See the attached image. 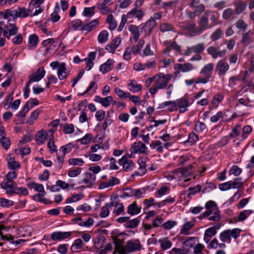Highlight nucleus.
<instances>
[{"instance_id": "680f3d73", "label": "nucleus", "mask_w": 254, "mask_h": 254, "mask_svg": "<svg viewBox=\"0 0 254 254\" xmlns=\"http://www.w3.org/2000/svg\"><path fill=\"white\" fill-rule=\"evenodd\" d=\"M95 7H85L82 12L83 15L86 17H91L94 14Z\"/></svg>"}, {"instance_id": "e2e57ef3", "label": "nucleus", "mask_w": 254, "mask_h": 254, "mask_svg": "<svg viewBox=\"0 0 254 254\" xmlns=\"http://www.w3.org/2000/svg\"><path fill=\"white\" fill-rule=\"evenodd\" d=\"M198 140V136L193 132L190 133L187 142L192 145Z\"/></svg>"}, {"instance_id": "f3484780", "label": "nucleus", "mask_w": 254, "mask_h": 254, "mask_svg": "<svg viewBox=\"0 0 254 254\" xmlns=\"http://www.w3.org/2000/svg\"><path fill=\"white\" fill-rule=\"evenodd\" d=\"M71 235V232H55L52 233L51 238L53 241L62 240L68 238Z\"/></svg>"}, {"instance_id": "6e6d98bb", "label": "nucleus", "mask_w": 254, "mask_h": 254, "mask_svg": "<svg viewBox=\"0 0 254 254\" xmlns=\"http://www.w3.org/2000/svg\"><path fill=\"white\" fill-rule=\"evenodd\" d=\"M174 26L168 23H163L160 25V30L162 32L173 30Z\"/></svg>"}, {"instance_id": "de8ad7c7", "label": "nucleus", "mask_w": 254, "mask_h": 254, "mask_svg": "<svg viewBox=\"0 0 254 254\" xmlns=\"http://www.w3.org/2000/svg\"><path fill=\"white\" fill-rule=\"evenodd\" d=\"M97 88H98L97 84L94 81L91 82L89 86L86 89V90H85V91L84 92L83 94H86V93L89 92L90 91H91V94L93 95V94H94L96 92Z\"/></svg>"}, {"instance_id": "c9c22d12", "label": "nucleus", "mask_w": 254, "mask_h": 254, "mask_svg": "<svg viewBox=\"0 0 254 254\" xmlns=\"http://www.w3.org/2000/svg\"><path fill=\"white\" fill-rule=\"evenodd\" d=\"M194 226L193 222H188L185 223L180 230L181 234L188 235L190 234V230Z\"/></svg>"}, {"instance_id": "39448f33", "label": "nucleus", "mask_w": 254, "mask_h": 254, "mask_svg": "<svg viewBox=\"0 0 254 254\" xmlns=\"http://www.w3.org/2000/svg\"><path fill=\"white\" fill-rule=\"evenodd\" d=\"M198 24L199 26L197 27V31H198L199 35L205 30L213 27L212 24H209L208 18L205 16H202L200 18Z\"/></svg>"}, {"instance_id": "2eb2a0df", "label": "nucleus", "mask_w": 254, "mask_h": 254, "mask_svg": "<svg viewBox=\"0 0 254 254\" xmlns=\"http://www.w3.org/2000/svg\"><path fill=\"white\" fill-rule=\"evenodd\" d=\"M185 29L188 31V33L191 37H194L199 35L197 30V27H196V24L191 21H188L185 26Z\"/></svg>"}, {"instance_id": "37998d69", "label": "nucleus", "mask_w": 254, "mask_h": 254, "mask_svg": "<svg viewBox=\"0 0 254 254\" xmlns=\"http://www.w3.org/2000/svg\"><path fill=\"white\" fill-rule=\"evenodd\" d=\"M109 33L107 31H102L98 37V40L100 43H104L108 41Z\"/></svg>"}, {"instance_id": "5701e85b", "label": "nucleus", "mask_w": 254, "mask_h": 254, "mask_svg": "<svg viewBox=\"0 0 254 254\" xmlns=\"http://www.w3.org/2000/svg\"><path fill=\"white\" fill-rule=\"evenodd\" d=\"M166 107H168V110L172 112L177 109V102L176 101H165L159 105V109H163Z\"/></svg>"}, {"instance_id": "603ef678", "label": "nucleus", "mask_w": 254, "mask_h": 254, "mask_svg": "<svg viewBox=\"0 0 254 254\" xmlns=\"http://www.w3.org/2000/svg\"><path fill=\"white\" fill-rule=\"evenodd\" d=\"M236 26L238 29L245 31L248 28V24L243 19H239L236 22Z\"/></svg>"}, {"instance_id": "5fc2aeb1", "label": "nucleus", "mask_w": 254, "mask_h": 254, "mask_svg": "<svg viewBox=\"0 0 254 254\" xmlns=\"http://www.w3.org/2000/svg\"><path fill=\"white\" fill-rule=\"evenodd\" d=\"M223 99V96L221 94H217L216 95L213 99V101L212 102V106L214 108H217L219 104L221 102V101Z\"/></svg>"}, {"instance_id": "f8f14e48", "label": "nucleus", "mask_w": 254, "mask_h": 254, "mask_svg": "<svg viewBox=\"0 0 254 254\" xmlns=\"http://www.w3.org/2000/svg\"><path fill=\"white\" fill-rule=\"evenodd\" d=\"M96 180V176L94 174L86 172L84 174V177L82 180L83 182L86 185L85 186H82V188H91L94 184Z\"/></svg>"}, {"instance_id": "7ed1b4c3", "label": "nucleus", "mask_w": 254, "mask_h": 254, "mask_svg": "<svg viewBox=\"0 0 254 254\" xmlns=\"http://www.w3.org/2000/svg\"><path fill=\"white\" fill-rule=\"evenodd\" d=\"M141 244L138 240H135L134 242L128 241L124 247V251L122 254H127L140 250Z\"/></svg>"}, {"instance_id": "4468645a", "label": "nucleus", "mask_w": 254, "mask_h": 254, "mask_svg": "<svg viewBox=\"0 0 254 254\" xmlns=\"http://www.w3.org/2000/svg\"><path fill=\"white\" fill-rule=\"evenodd\" d=\"M70 71L66 68L64 63L60 64V66L58 69L57 74L60 80H62L66 79L69 74Z\"/></svg>"}, {"instance_id": "473e14b6", "label": "nucleus", "mask_w": 254, "mask_h": 254, "mask_svg": "<svg viewBox=\"0 0 254 254\" xmlns=\"http://www.w3.org/2000/svg\"><path fill=\"white\" fill-rule=\"evenodd\" d=\"M254 32L252 30H249L247 32L243 34L241 43L243 44H250L252 42V36Z\"/></svg>"}, {"instance_id": "13d9d810", "label": "nucleus", "mask_w": 254, "mask_h": 254, "mask_svg": "<svg viewBox=\"0 0 254 254\" xmlns=\"http://www.w3.org/2000/svg\"><path fill=\"white\" fill-rule=\"evenodd\" d=\"M247 7V4L242 2H240L236 4L235 12L236 14H239L243 11Z\"/></svg>"}, {"instance_id": "79ce46f5", "label": "nucleus", "mask_w": 254, "mask_h": 254, "mask_svg": "<svg viewBox=\"0 0 254 254\" xmlns=\"http://www.w3.org/2000/svg\"><path fill=\"white\" fill-rule=\"evenodd\" d=\"M140 222L139 218H136L131 220L128 221L125 225L126 228L133 229L136 227Z\"/></svg>"}, {"instance_id": "20e7f679", "label": "nucleus", "mask_w": 254, "mask_h": 254, "mask_svg": "<svg viewBox=\"0 0 254 254\" xmlns=\"http://www.w3.org/2000/svg\"><path fill=\"white\" fill-rule=\"evenodd\" d=\"M128 20V22H132L133 18H137L138 20H140L145 15V13L140 9L136 7L132 8L130 11H128L126 14H124Z\"/></svg>"}, {"instance_id": "7c9ffc66", "label": "nucleus", "mask_w": 254, "mask_h": 254, "mask_svg": "<svg viewBox=\"0 0 254 254\" xmlns=\"http://www.w3.org/2000/svg\"><path fill=\"white\" fill-rule=\"evenodd\" d=\"M217 232L214 227H210L206 229L204 235V240L206 243H208L211 237L216 235Z\"/></svg>"}, {"instance_id": "338daca9", "label": "nucleus", "mask_w": 254, "mask_h": 254, "mask_svg": "<svg viewBox=\"0 0 254 254\" xmlns=\"http://www.w3.org/2000/svg\"><path fill=\"white\" fill-rule=\"evenodd\" d=\"M242 180L241 178H237L235 179L234 181H230L231 182V188L233 189H238L240 188L243 184V183L241 182H239Z\"/></svg>"}, {"instance_id": "8fccbe9b", "label": "nucleus", "mask_w": 254, "mask_h": 254, "mask_svg": "<svg viewBox=\"0 0 254 254\" xmlns=\"http://www.w3.org/2000/svg\"><path fill=\"white\" fill-rule=\"evenodd\" d=\"M251 210H244L239 213L238 220L239 221H243L246 219V218L252 213Z\"/></svg>"}, {"instance_id": "a19ab883", "label": "nucleus", "mask_w": 254, "mask_h": 254, "mask_svg": "<svg viewBox=\"0 0 254 254\" xmlns=\"http://www.w3.org/2000/svg\"><path fill=\"white\" fill-rule=\"evenodd\" d=\"M158 242L160 243L161 248L163 250H166L172 246L171 242L168 240L167 238L164 239H159Z\"/></svg>"}, {"instance_id": "a878e982", "label": "nucleus", "mask_w": 254, "mask_h": 254, "mask_svg": "<svg viewBox=\"0 0 254 254\" xmlns=\"http://www.w3.org/2000/svg\"><path fill=\"white\" fill-rule=\"evenodd\" d=\"M177 106L180 108V113H183L187 110L189 106V101L185 99L181 98L176 101Z\"/></svg>"}, {"instance_id": "412c9836", "label": "nucleus", "mask_w": 254, "mask_h": 254, "mask_svg": "<svg viewBox=\"0 0 254 254\" xmlns=\"http://www.w3.org/2000/svg\"><path fill=\"white\" fill-rule=\"evenodd\" d=\"M121 42V39L120 38H116L114 39L110 44L107 45L106 47V49L109 52L114 53L117 47Z\"/></svg>"}, {"instance_id": "0eeeda50", "label": "nucleus", "mask_w": 254, "mask_h": 254, "mask_svg": "<svg viewBox=\"0 0 254 254\" xmlns=\"http://www.w3.org/2000/svg\"><path fill=\"white\" fill-rule=\"evenodd\" d=\"M130 151L131 153L145 154L147 152V147L141 141L135 142L132 144Z\"/></svg>"}, {"instance_id": "a211bd4d", "label": "nucleus", "mask_w": 254, "mask_h": 254, "mask_svg": "<svg viewBox=\"0 0 254 254\" xmlns=\"http://www.w3.org/2000/svg\"><path fill=\"white\" fill-rule=\"evenodd\" d=\"M47 135V133L44 129H42L38 131L35 135L36 143L38 145L44 144L46 140Z\"/></svg>"}, {"instance_id": "69168bd1", "label": "nucleus", "mask_w": 254, "mask_h": 254, "mask_svg": "<svg viewBox=\"0 0 254 254\" xmlns=\"http://www.w3.org/2000/svg\"><path fill=\"white\" fill-rule=\"evenodd\" d=\"M68 163L70 165L72 166H81L84 162L81 158H70L68 160Z\"/></svg>"}, {"instance_id": "1a4fd4ad", "label": "nucleus", "mask_w": 254, "mask_h": 254, "mask_svg": "<svg viewBox=\"0 0 254 254\" xmlns=\"http://www.w3.org/2000/svg\"><path fill=\"white\" fill-rule=\"evenodd\" d=\"M207 52L208 54L211 56L212 58L216 59L217 58H222L224 57L226 53L225 49L219 50V48L213 46H210L207 49Z\"/></svg>"}, {"instance_id": "09e8293b", "label": "nucleus", "mask_w": 254, "mask_h": 254, "mask_svg": "<svg viewBox=\"0 0 254 254\" xmlns=\"http://www.w3.org/2000/svg\"><path fill=\"white\" fill-rule=\"evenodd\" d=\"M115 92L120 98L122 99H126L130 96V93L129 92H125L123 90L118 87L115 88Z\"/></svg>"}, {"instance_id": "4c0bfd02", "label": "nucleus", "mask_w": 254, "mask_h": 254, "mask_svg": "<svg viewBox=\"0 0 254 254\" xmlns=\"http://www.w3.org/2000/svg\"><path fill=\"white\" fill-rule=\"evenodd\" d=\"M28 187L29 189H34L35 190L40 193H46L43 185L37 184L35 182H32L28 184Z\"/></svg>"}, {"instance_id": "9d476101", "label": "nucleus", "mask_w": 254, "mask_h": 254, "mask_svg": "<svg viewBox=\"0 0 254 254\" xmlns=\"http://www.w3.org/2000/svg\"><path fill=\"white\" fill-rule=\"evenodd\" d=\"M157 23L153 18H149L145 23L141 24L142 28L146 35H149L152 33L153 29L156 27Z\"/></svg>"}, {"instance_id": "9b49d317", "label": "nucleus", "mask_w": 254, "mask_h": 254, "mask_svg": "<svg viewBox=\"0 0 254 254\" xmlns=\"http://www.w3.org/2000/svg\"><path fill=\"white\" fill-rule=\"evenodd\" d=\"M119 164L123 166V170L126 172L131 171L135 165L131 160H128L127 157L123 156L119 161Z\"/></svg>"}, {"instance_id": "052dcab7", "label": "nucleus", "mask_w": 254, "mask_h": 254, "mask_svg": "<svg viewBox=\"0 0 254 254\" xmlns=\"http://www.w3.org/2000/svg\"><path fill=\"white\" fill-rule=\"evenodd\" d=\"M74 145L72 143H69L64 146H63L61 147V150L63 152L64 156L66 153H69L72 149L73 148Z\"/></svg>"}, {"instance_id": "dca6fc26", "label": "nucleus", "mask_w": 254, "mask_h": 254, "mask_svg": "<svg viewBox=\"0 0 254 254\" xmlns=\"http://www.w3.org/2000/svg\"><path fill=\"white\" fill-rule=\"evenodd\" d=\"M229 65L228 64L223 60L219 61L216 66V70L219 71V75H223L229 70Z\"/></svg>"}, {"instance_id": "58836bf2", "label": "nucleus", "mask_w": 254, "mask_h": 254, "mask_svg": "<svg viewBox=\"0 0 254 254\" xmlns=\"http://www.w3.org/2000/svg\"><path fill=\"white\" fill-rule=\"evenodd\" d=\"M138 163L139 165V171L137 172H135V174L138 175H143L146 173V163L144 162L142 159H139L138 160Z\"/></svg>"}, {"instance_id": "393cba45", "label": "nucleus", "mask_w": 254, "mask_h": 254, "mask_svg": "<svg viewBox=\"0 0 254 254\" xmlns=\"http://www.w3.org/2000/svg\"><path fill=\"white\" fill-rule=\"evenodd\" d=\"M31 12L29 9L24 7H18L14 10L15 17H26L29 15V13Z\"/></svg>"}, {"instance_id": "bb28decb", "label": "nucleus", "mask_w": 254, "mask_h": 254, "mask_svg": "<svg viewBox=\"0 0 254 254\" xmlns=\"http://www.w3.org/2000/svg\"><path fill=\"white\" fill-rule=\"evenodd\" d=\"M114 205L113 202L107 203L106 205L101 208L100 212V216L102 218H106L110 214L109 208H112Z\"/></svg>"}, {"instance_id": "774afa93", "label": "nucleus", "mask_w": 254, "mask_h": 254, "mask_svg": "<svg viewBox=\"0 0 254 254\" xmlns=\"http://www.w3.org/2000/svg\"><path fill=\"white\" fill-rule=\"evenodd\" d=\"M30 108L28 103H26L22 110L18 113L17 117L18 118H24L26 116V114L29 111Z\"/></svg>"}, {"instance_id": "4be33fe9", "label": "nucleus", "mask_w": 254, "mask_h": 254, "mask_svg": "<svg viewBox=\"0 0 254 254\" xmlns=\"http://www.w3.org/2000/svg\"><path fill=\"white\" fill-rule=\"evenodd\" d=\"M128 31L131 33L134 42H136L140 36L138 27L135 25H130L128 26Z\"/></svg>"}, {"instance_id": "c03bdc74", "label": "nucleus", "mask_w": 254, "mask_h": 254, "mask_svg": "<svg viewBox=\"0 0 254 254\" xmlns=\"http://www.w3.org/2000/svg\"><path fill=\"white\" fill-rule=\"evenodd\" d=\"M223 35V31L220 28L217 29L211 35L210 39L212 41H216L219 39Z\"/></svg>"}, {"instance_id": "6ab92c4d", "label": "nucleus", "mask_w": 254, "mask_h": 254, "mask_svg": "<svg viewBox=\"0 0 254 254\" xmlns=\"http://www.w3.org/2000/svg\"><path fill=\"white\" fill-rule=\"evenodd\" d=\"M214 68L213 64L209 63L205 65L200 70V73L211 78Z\"/></svg>"}, {"instance_id": "2f4dec72", "label": "nucleus", "mask_w": 254, "mask_h": 254, "mask_svg": "<svg viewBox=\"0 0 254 254\" xmlns=\"http://www.w3.org/2000/svg\"><path fill=\"white\" fill-rule=\"evenodd\" d=\"M150 147L152 149H155L159 153L163 152V143L160 140L152 141L150 144Z\"/></svg>"}, {"instance_id": "0e129e2a", "label": "nucleus", "mask_w": 254, "mask_h": 254, "mask_svg": "<svg viewBox=\"0 0 254 254\" xmlns=\"http://www.w3.org/2000/svg\"><path fill=\"white\" fill-rule=\"evenodd\" d=\"M213 215L210 216L208 218V220L210 221H218L220 220L221 217L220 215V211L218 209H213Z\"/></svg>"}, {"instance_id": "c756f323", "label": "nucleus", "mask_w": 254, "mask_h": 254, "mask_svg": "<svg viewBox=\"0 0 254 254\" xmlns=\"http://www.w3.org/2000/svg\"><path fill=\"white\" fill-rule=\"evenodd\" d=\"M29 45L28 48L29 50H33L36 48L39 42V38L36 34H32L29 36L28 38Z\"/></svg>"}, {"instance_id": "f257e3e1", "label": "nucleus", "mask_w": 254, "mask_h": 254, "mask_svg": "<svg viewBox=\"0 0 254 254\" xmlns=\"http://www.w3.org/2000/svg\"><path fill=\"white\" fill-rule=\"evenodd\" d=\"M241 231V229L238 228L225 230L220 234V239L223 243H230L231 242V237L236 239L239 237Z\"/></svg>"}, {"instance_id": "3c124183", "label": "nucleus", "mask_w": 254, "mask_h": 254, "mask_svg": "<svg viewBox=\"0 0 254 254\" xmlns=\"http://www.w3.org/2000/svg\"><path fill=\"white\" fill-rule=\"evenodd\" d=\"M33 138V136L32 134L30 133H28L25 134L23 137H22L21 139L19 140L18 146H21L23 144L26 143L29 141H30Z\"/></svg>"}, {"instance_id": "423d86ee", "label": "nucleus", "mask_w": 254, "mask_h": 254, "mask_svg": "<svg viewBox=\"0 0 254 254\" xmlns=\"http://www.w3.org/2000/svg\"><path fill=\"white\" fill-rule=\"evenodd\" d=\"M204 49V43H198L195 45L192 46L191 47H187L186 50L184 52V55L186 56H189L193 53L195 54H200L203 52Z\"/></svg>"}, {"instance_id": "cd10ccee", "label": "nucleus", "mask_w": 254, "mask_h": 254, "mask_svg": "<svg viewBox=\"0 0 254 254\" xmlns=\"http://www.w3.org/2000/svg\"><path fill=\"white\" fill-rule=\"evenodd\" d=\"M127 87L130 92L135 93L140 92L142 86L140 84H137L135 81L132 80L128 84Z\"/></svg>"}, {"instance_id": "a18cd8bd", "label": "nucleus", "mask_w": 254, "mask_h": 254, "mask_svg": "<svg viewBox=\"0 0 254 254\" xmlns=\"http://www.w3.org/2000/svg\"><path fill=\"white\" fill-rule=\"evenodd\" d=\"M202 188L203 189L202 190V192L205 193L215 189L216 187L213 183L207 182L202 185Z\"/></svg>"}, {"instance_id": "ddd939ff", "label": "nucleus", "mask_w": 254, "mask_h": 254, "mask_svg": "<svg viewBox=\"0 0 254 254\" xmlns=\"http://www.w3.org/2000/svg\"><path fill=\"white\" fill-rule=\"evenodd\" d=\"M18 27L14 23H9V25L4 26L3 29V36L9 38L11 35H15L17 34Z\"/></svg>"}, {"instance_id": "72a5a7b5", "label": "nucleus", "mask_w": 254, "mask_h": 254, "mask_svg": "<svg viewBox=\"0 0 254 254\" xmlns=\"http://www.w3.org/2000/svg\"><path fill=\"white\" fill-rule=\"evenodd\" d=\"M140 211V208L137 206L136 202H133L127 207V213L131 215H134L138 214Z\"/></svg>"}, {"instance_id": "aec40b11", "label": "nucleus", "mask_w": 254, "mask_h": 254, "mask_svg": "<svg viewBox=\"0 0 254 254\" xmlns=\"http://www.w3.org/2000/svg\"><path fill=\"white\" fill-rule=\"evenodd\" d=\"M175 68L183 72H187L192 70L193 69V66L191 64L187 63L176 64Z\"/></svg>"}, {"instance_id": "49530a36", "label": "nucleus", "mask_w": 254, "mask_h": 254, "mask_svg": "<svg viewBox=\"0 0 254 254\" xmlns=\"http://www.w3.org/2000/svg\"><path fill=\"white\" fill-rule=\"evenodd\" d=\"M210 20L213 26L216 25L219 23V14L217 11H214V12H212L211 15H210Z\"/></svg>"}, {"instance_id": "864d4df0", "label": "nucleus", "mask_w": 254, "mask_h": 254, "mask_svg": "<svg viewBox=\"0 0 254 254\" xmlns=\"http://www.w3.org/2000/svg\"><path fill=\"white\" fill-rule=\"evenodd\" d=\"M242 172L241 168L236 165L233 166L229 171L230 175H234L235 176H239Z\"/></svg>"}, {"instance_id": "c85d7f7f", "label": "nucleus", "mask_w": 254, "mask_h": 254, "mask_svg": "<svg viewBox=\"0 0 254 254\" xmlns=\"http://www.w3.org/2000/svg\"><path fill=\"white\" fill-rule=\"evenodd\" d=\"M114 61L108 60L107 61L100 66V70L103 73H106L112 69L113 67Z\"/></svg>"}, {"instance_id": "bf43d9fd", "label": "nucleus", "mask_w": 254, "mask_h": 254, "mask_svg": "<svg viewBox=\"0 0 254 254\" xmlns=\"http://www.w3.org/2000/svg\"><path fill=\"white\" fill-rule=\"evenodd\" d=\"M31 152V149L28 146H25L21 149L15 150V153L17 154H21L22 156L29 154Z\"/></svg>"}, {"instance_id": "b1692460", "label": "nucleus", "mask_w": 254, "mask_h": 254, "mask_svg": "<svg viewBox=\"0 0 254 254\" xmlns=\"http://www.w3.org/2000/svg\"><path fill=\"white\" fill-rule=\"evenodd\" d=\"M120 183V180L114 177H112L108 181L103 182L101 184L99 188L100 189H104L113 187L116 185Z\"/></svg>"}, {"instance_id": "e433bc0d", "label": "nucleus", "mask_w": 254, "mask_h": 254, "mask_svg": "<svg viewBox=\"0 0 254 254\" xmlns=\"http://www.w3.org/2000/svg\"><path fill=\"white\" fill-rule=\"evenodd\" d=\"M190 250L189 248L183 247L182 248H173L170 252V254H190Z\"/></svg>"}, {"instance_id": "f03ea898", "label": "nucleus", "mask_w": 254, "mask_h": 254, "mask_svg": "<svg viewBox=\"0 0 254 254\" xmlns=\"http://www.w3.org/2000/svg\"><path fill=\"white\" fill-rule=\"evenodd\" d=\"M172 77V75L170 74H165L163 73H159L156 74V78H157V80L155 83L160 89H164L167 87Z\"/></svg>"}, {"instance_id": "f704fd0d", "label": "nucleus", "mask_w": 254, "mask_h": 254, "mask_svg": "<svg viewBox=\"0 0 254 254\" xmlns=\"http://www.w3.org/2000/svg\"><path fill=\"white\" fill-rule=\"evenodd\" d=\"M49 132H51V135L49 136V141L48 143V147L50 149V151L53 153L57 151L56 146L54 142V130L53 129L49 130Z\"/></svg>"}, {"instance_id": "ea45409f", "label": "nucleus", "mask_w": 254, "mask_h": 254, "mask_svg": "<svg viewBox=\"0 0 254 254\" xmlns=\"http://www.w3.org/2000/svg\"><path fill=\"white\" fill-rule=\"evenodd\" d=\"M114 242L116 246V250L119 251L120 254H122L124 251L123 243L124 241L117 238H114Z\"/></svg>"}, {"instance_id": "6e6552de", "label": "nucleus", "mask_w": 254, "mask_h": 254, "mask_svg": "<svg viewBox=\"0 0 254 254\" xmlns=\"http://www.w3.org/2000/svg\"><path fill=\"white\" fill-rule=\"evenodd\" d=\"M46 71L44 67H40L36 72L29 76V82H35L40 81L44 77Z\"/></svg>"}, {"instance_id": "4d7b16f0", "label": "nucleus", "mask_w": 254, "mask_h": 254, "mask_svg": "<svg viewBox=\"0 0 254 254\" xmlns=\"http://www.w3.org/2000/svg\"><path fill=\"white\" fill-rule=\"evenodd\" d=\"M134 190L132 188H126L123 190V194L120 196L122 198H125L127 197L133 196V193H134Z\"/></svg>"}]
</instances>
